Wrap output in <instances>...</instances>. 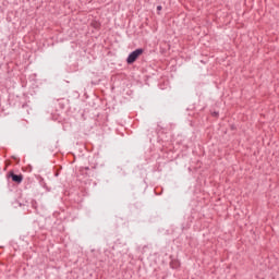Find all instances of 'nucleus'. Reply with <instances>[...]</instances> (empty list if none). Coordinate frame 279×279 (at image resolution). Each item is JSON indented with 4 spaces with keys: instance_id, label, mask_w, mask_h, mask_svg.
Instances as JSON below:
<instances>
[{
    "instance_id": "obj_1",
    "label": "nucleus",
    "mask_w": 279,
    "mask_h": 279,
    "mask_svg": "<svg viewBox=\"0 0 279 279\" xmlns=\"http://www.w3.org/2000/svg\"><path fill=\"white\" fill-rule=\"evenodd\" d=\"M144 52H145V50L143 48H138V49L134 50L126 58V63L134 64V62H136V60H138V58H141V56H143Z\"/></svg>"
},
{
    "instance_id": "obj_2",
    "label": "nucleus",
    "mask_w": 279,
    "mask_h": 279,
    "mask_svg": "<svg viewBox=\"0 0 279 279\" xmlns=\"http://www.w3.org/2000/svg\"><path fill=\"white\" fill-rule=\"evenodd\" d=\"M8 178H11L12 182H15V184L23 182V174H15L14 171H10Z\"/></svg>"
},
{
    "instance_id": "obj_3",
    "label": "nucleus",
    "mask_w": 279,
    "mask_h": 279,
    "mask_svg": "<svg viewBox=\"0 0 279 279\" xmlns=\"http://www.w3.org/2000/svg\"><path fill=\"white\" fill-rule=\"evenodd\" d=\"M211 114H213V117H219V112H217V111L213 112Z\"/></svg>"
},
{
    "instance_id": "obj_4",
    "label": "nucleus",
    "mask_w": 279,
    "mask_h": 279,
    "mask_svg": "<svg viewBox=\"0 0 279 279\" xmlns=\"http://www.w3.org/2000/svg\"><path fill=\"white\" fill-rule=\"evenodd\" d=\"M160 10H162V5L157 7V11L160 12Z\"/></svg>"
},
{
    "instance_id": "obj_5",
    "label": "nucleus",
    "mask_w": 279,
    "mask_h": 279,
    "mask_svg": "<svg viewBox=\"0 0 279 279\" xmlns=\"http://www.w3.org/2000/svg\"><path fill=\"white\" fill-rule=\"evenodd\" d=\"M88 169H89V168H88V167H86V168H85V171H88Z\"/></svg>"
}]
</instances>
